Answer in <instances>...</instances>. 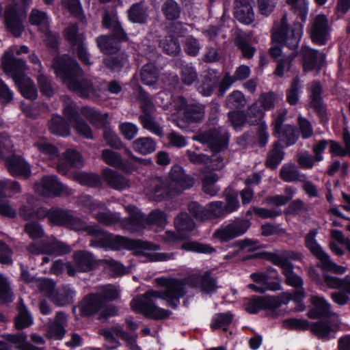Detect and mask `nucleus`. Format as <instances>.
<instances>
[{
	"instance_id": "nucleus-55",
	"label": "nucleus",
	"mask_w": 350,
	"mask_h": 350,
	"mask_svg": "<svg viewBox=\"0 0 350 350\" xmlns=\"http://www.w3.org/2000/svg\"><path fill=\"white\" fill-rule=\"evenodd\" d=\"M174 225L179 232H191L195 228V222L187 213H180L174 219Z\"/></svg>"
},
{
	"instance_id": "nucleus-20",
	"label": "nucleus",
	"mask_w": 350,
	"mask_h": 350,
	"mask_svg": "<svg viewBox=\"0 0 350 350\" xmlns=\"http://www.w3.org/2000/svg\"><path fill=\"white\" fill-rule=\"evenodd\" d=\"M302 255L292 250H282L279 253L267 252L265 254L266 260L270 261L273 265L282 268H288L291 266L294 267L290 260H300Z\"/></svg>"
},
{
	"instance_id": "nucleus-39",
	"label": "nucleus",
	"mask_w": 350,
	"mask_h": 350,
	"mask_svg": "<svg viewBox=\"0 0 350 350\" xmlns=\"http://www.w3.org/2000/svg\"><path fill=\"white\" fill-rule=\"evenodd\" d=\"M48 128L53 135L65 137L70 134L68 124L62 116L58 115H53L48 122Z\"/></svg>"
},
{
	"instance_id": "nucleus-16",
	"label": "nucleus",
	"mask_w": 350,
	"mask_h": 350,
	"mask_svg": "<svg viewBox=\"0 0 350 350\" xmlns=\"http://www.w3.org/2000/svg\"><path fill=\"white\" fill-rule=\"evenodd\" d=\"M29 253L33 254H49L62 255L69 253L70 248L66 244L58 241H53L51 243H32L27 246Z\"/></svg>"
},
{
	"instance_id": "nucleus-61",
	"label": "nucleus",
	"mask_w": 350,
	"mask_h": 350,
	"mask_svg": "<svg viewBox=\"0 0 350 350\" xmlns=\"http://www.w3.org/2000/svg\"><path fill=\"white\" fill-rule=\"evenodd\" d=\"M216 87V79L211 72L204 75L202 84L198 87V91L204 96H211Z\"/></svg>"
},
{
	"instance_id": "nucleus-26",
	"label": "nucleus",
	"mask_w": 350,
	"mask_h": 350,
	"mask_svg": "<svg viewBox=\"0 0 350 350\" xmlns=\"http://www.w3.org/2000/svg\"><path fill=\"white\" fill-rule=\"evenodd\" d=\"M83 166V161L81 154L75 150H68L64 158L57 164V172L62 174H66L72 167L79 168Z\"/></svg>"
},
{
	"instance_id": "nucleus-56",
	"label": "nucleus",
	"mask_w": 350,
	"mask_h": 350,
	"mask_svg": "<svg viewBox=\"0 0 350 350\" xmlns=\"http://www.w3.org/2000/svg\"><path fill=\"white\" fill-rule=\"evenodd\" d=\"M247 104L245 95L239 90H234L226 98V106L232 109H239Z\"/></svg>"
},
{
	"instance_id": "nucleus-43",
	"label": "nucleus",
	"mask_w": 350,
	"mask_h": 350,
	"mask_svg": "<svg viewBox=\"0 0 350 350\" xmlns=\"http://www.w3.org/2000/svg\"><path fill=\"white\" fill-rule=\"evenodd\" d=\"M156 142L150 137H139L132 143L134 151L142 155L152 153L156 150Z\"/></svg>"
},
{
	"instance_id": "nucleus-24",
	"label": "nucleus",
	"mask_w": 350,
	"mask_h": 350,
	"mask_svg": "<svg viewBox=\"0 0 350 350\" xmlns=\"http://www.w3.org/2000/svg\"><path fill=\"white\" fill-rule=\"evenodd\" d=\"M273 134L278 138L274 142H279V145H283L284 148L296 144L299 137V133L297 127L291 124H285L278 131H274Z\"/></svg>"
},
{
	"instance_id": "nucleus-30",
	"label": "nucleus",
	"mask_w": 350,
	"mask_h": 350,
	"mask_svg": "<svg viewBox=\"0 0 350 350\" xmlns=\"http://www.w3.org/2000/svg\"><path fill=\"white\" fill-rule=\"evenodd\" d=\"M75 265L78 271L88 272L96 266V260L92 253L85 250H79L73 254Z\"/></svg>"
},
{
	"instance_id": "nucleus-52",
	"label": "nucleus",
	"mask_w": 350,
	"mask_h": 350,
	"mask_svg": "<svg viewBox=\"0 0 350 350\" xmlns=\"http://www.w3.org/2000/svg\"><path fill=\"white\" fill-rule=\"evenodd\" d=\"M247 123L251 126L260 125L262 122L265 113L257 103L249 106L245 112Z\"/></svg>"
},
{
	"instance_id": "nucleus-3",
	"label": "nucleus",
	"mask_w": 350,
	"mask_h": 350,
	"mask_svg": "<svg viewBox=\"0 0 350 350\" xmlns=\"http://www.w3.org/2000/svg\"><path fill=\"white\" fill-rule=\"evenodd\" d=\"M88 235L92 237L90 245L92 247L110 248L120 250L123 248L129 250L151 249V244L140 240H131L120 235H114L104 231L99 226L94 225L85 228Z\"/></svg>"
},
{
	"instance_id": "nucleus-12",
	"label": "nucleus",
	"mask_w": 350,
	"mask_h": 350,
	"mask_svg": "<svg viewBox=\"0 0 350 350\" xmlns=\"http://www.w3.org/2000/svg\"><path fill=\"white\" fill-rule=\"evenodd\" d=\"M251 226L247 219H236L226 226L217 229L214 237L221 241H228L245 234Z\"/></svg>"
},
{
	"instance_id": "nucleus-33",
	"label": "nucleus",
	"mask_w": 350,
	"mask_h": 350,
	"mask_svg": "<svg viewBox=\"0 0 350 350\" xmlns=\"http://www.w3.org/2000/svg\"><path fill=\"white\" fill-rule=\"evenodd\" d=\"M284 148L283 145H279V142H273L271 148L267 153L265 165L272 170H275L284 158Z\"/></svg>"
},
{
	"instance_id": "nucleus-48",
	"label": "nucleus",
	"mask_w": 350,
	"mask_h": 350,
	"mask_svg": "<svg viewBox=\"0 0 350 350\" xmlns=\"http://www.w3.org/2000/svg\"><path fill=\"white\" fill-rule=\"evenodd\" d=\"M33 323V319L25 306L23 301L20 300L18 306V314L14 318V325L16 329L21 330L29 327Z\"/></svg>"
},
{
	"instance_id": "nucleus-27",
	"label": "nucleus",
	"mask_w": 350,
	"mask_h": 350,
	"mask_svg": "<svg viewBox=\"0 0 350 350\" xmlns=\"http://www.w3.org/2000/svg\"><path fill=\"white\" fill-rule=\"evenodd\" d=\"M148 9L144 1L133 3L127 11L129 21L133 23L146 24L149 18Z\"/></svg>"
},
{
	"instance_id": "nucleus-22",
	"label": "nucleus",
	"mask_w": 350,
	"mask_h": 350,
	"mask_svg": "<svg viewBox=\"0 0 350 350\" xmlns=\"http://www.w3.org/2000/svg\"><path fill=\"white\" fill-rule=\"evenodd\" d=\"M5 166L9 173L13 176L27 179L31 176L30 165L19 156H12L5 159Z\"/></svg>"
},
{
	"instance_id": "nucleus-32",
	"label": "nucleus",
	"mask_w": 350,
	"mask_h": 350,
	"mask_svg": "<svg viewBox=\"0 0 350 350\" xmlns=\"http://www.w3.org/2000/svg\"><path fill=\"white\" fill-rule=\"evenodd\" d=\"M161 12L166 21H178L183 13V8L176 0H164Z\"/></svg>"
},
{
	"instance_id": "nucleus-31",
	"label": "nucleus",
	"mask_w": 350,
	"mask_h": 350,
	"mask_svg": "<svg viewBox=\"0 0 350 350\" xmlns=\"http://www.w3.org/2000/svg\"><path fill=\"white\" fill-rule=\"evenodd\" d=\"M311 303L313 307L309 310L308 313L310 319H317L329 315L330 305L323 297L312 296L311 297Z\"/></svg>"
},
{
	"instance_id": "nucleus-23",
	"label": "nucleus",
	"mask_w": 350,
	"mask_h": 350,
	"mask_svg": "<svg viewBox=\"0 0 350 350\" xmlns=\"http://www.w3.org/2000/svg\"><path fill=\"white\" fill-rule=\"evenodd\" d=\"M102 25L104 27L111 30V34L109 36L118 42H126L129 40L127 33L116 16H111L107 12H105L102 18Z\"/></svg>"
},
{
	"instance_id": "nucleus-36",
	"label": "nucleus",
	"mask_w": 350,
	"mask_h": 350,
	"mask_svg": "<svg viewBox=\"0 0 350 350\" xmlns=\"http://www.w3.org/2000/svg\"><path fill=\"white\" fill-rule=\"evenodd\" d=\"M4 338L9 345L12 347V345H15V348L18 350H44L27 342V335L25 332L7 334L4 336Z\"/></svg>"
},
{
	"instance_id": "nucleus-60",
	"label": "nucleus",
	"mask_w": 350,
	"mask_h": 350,
	"mask_svg": "<svg viewBox=\"0 0 350 350\" xmlns=\"http://www.w3.org/2000/svg\"><path fill=\"white\" fill-rule=\"evenodd\" d=\"M233 315L231 312L218 313L213 318L211 328L213 330L223 328L227 330V327L232 323Z\"/></svg>"
},
{
	"instance_id": "nucleus-34",
	"label": "nucleus",
	"mask_w": 350,
	"mask_h": 350,
	"mask_svg": "<svg viewBox=\"0 0 350 350\" xmlns=\"http://www.w3.org/2000/svg\"><path fill=\"white\" fill-rule=\"evenodd\" d=\"M322 87L319 81H313L311 84V107L319 116L323 119L326 116L325 108L323 103Z\"/></svg>"
},
{
	"instance_id": "nucleus-10",
	"label": "nucleus",
	"mask_w": 350,
	"mask_h": 350,
	"mask_svg": "<svg viewBox=\"0 0 350 350\" xmlns=\"http://www.w3.org/2000/svg\"><path fill=\"white\" fill-rule=\"evenodd\" d=\"M46 216L52 224L75 230L85 232V228L89 226L80 218L73 216L68 210L51 208L47 211Z\"/></svg>"
},
{
	"instance_id": "nucleus-25",
	"label": "nucleus",
	"mask_w": 350,
	"mask_h": 350,
	"mask_svg": "<svg viewBox=\"0 0 350 350\" xmlns=\"http://www.w3.org/2000/svg\"><path fill=\"white\" fill-rule=\"evenodd\" d=\"M234 36V43L241 51L242 56L245 59H252L256 52V48L250 44L251 36L238 28L235 30Z\"/></svg>"
},
{
	"instance_id": "nucleus-37",
	"label": "nucleus",
	"mask_w": 350,
	"mask_h": 350,
	"mask_svg": "<svg viewBox=\"0 0 350 350\" xmlns=\"http://www.w3.org/2000/svg\"><path fill=\"white\" fill-rule=\"evenodd\" d=\"M127 63L128 55L120 51L103 59V64L111 72H120Z\"/></svg>"
},
{
	"instance_id": "nucleus-21",
	"label": "nucleus",
	"mask_w": 350,
	"mask_h": 350,
	"mask_svg": "<svg viewBox=\"0 0 350 350\" xmlns=\"http://www.w3.org/2000/svg\"><path fill=\"white\" fill-rule=\"evenodd\" d=\"M189 284L193 287H199L205 293L211 294L216 291L217 278L211 275V272L207 271L203 274H193L189 278Z\"/></svg>"
},
{
	"instance_id": "nucleus-45",
	"label": "nucleus",
	"mask_w": 350,
	"mask_h": 350,
	"mask_svg": "<svg viewBox=\"0 0 350 350\" xmlns=\"http://www.w3.org/2000/svg\"><path fill=\"white\" fill-rule=\"evenodd\" d=\"M310 329L319 339L328 340L334 338L335 330L327 321H320L313 323Z\"/></svg>"
},
{
	"instance_id": "nucleus-41",
	"label": "nucleus",
	"mask_w": 350,
	"mask_h": 350,
	"mask_svg": "<svg viewBox=\"0 0 350 350\" xmlns=\"http://www.w3.org/2000/svg\"><path fill=\"white\" fill-rule=\"evenodd\" d=\"M29 22L31 25L36 26L42 33H49L50 22L46 12L33 9L29 16Z\"/></svg>"
},
{
	"instance_id": "nucleus-28",
	"label": "nucleus",
	"mask_w": 350,
	"mask_h": 350,
	"mask_svg": "<svg viewBox=\"0 0 350 350\" xmlns=\"http://www.w3.org/2000/svg\"><path fill=\"white\" fill-rule=\"evenodd\" d=\"M205 117V105L200 103H190L183 112V120L187 124H199Z\"/></svg>"
},
{
	"instance_id": "nucleus-6",
	"label": "nucleus",
	"mask_w": 350,
	"mask_h": 350,
	"mask_svg": "<svg viewBox=\"0 0 350 350\" xmlns=\"http://www.w3.org/2000/svg\"><path fill=\"white\" fill-rule=\"evenodd\" d=\"M317 232L316 230H310L306 236L305 245L310 252L320 261L319 265L322 269L332 272L335 274L342 275L347 271V267L338 265L334 262L329 256L325 252L317 243L315 237Z\"/></svg>"
},
{
	"instance_id": "nucleus-58",
	"label": "nucleus",
	"mask_w": 350,
	"mask_h": 350,
	"mask_svg": "<svg viewBox=\"0 0 350 350\" xmlns=\"http://www.w3.org/2000/svg\"><path fill=\"white\" fill-rule=\"evenodd\" d=\"M180 79L181 81L186 85H191L198 80V72L191 64L180 65Z\"/></svg>"
},
{
	"instance_id": "nucleus-17",
	"label": "nucleus",
	"mask_w": 350,
	"mask_h": 350,
	"mask_svg": "<svg viewBox=\"0 0 350 350\" xmlns=\"http://www.w3.org/2000/svg\"><path fill=\"white\" fill-rule=\"evenodd\" d=\"M301 55L303 58L304 71L316 70L319 72L324 65L325 61V54L319 53L317 50L308 46H302Z\"/></svg>"
},
{
	"instance_id": "nucleus-42",
	"label": "nucleus",
	"mask_w": 350,
	"mask_h": 350,
	"mask_svg": "<svg viewBox=\"0 0 350 350\" xmlns=\"http://www.w3.org/2000/svg\"><path fill=\"white\" fill-rule=\"evenodd\" d=\"M110 36H100L96 39L97 46L105 54L112 55L120 51V44Z\"/></svg>"
},
{
	"instance_id": "nucleus-38",
	"label": "nucleus",
	"mask_w": 350,
	"mask_h": 350,
	"mask_svg": "<svg viewBox=\"0 0 350 350\" xmlns=\"http://www.w3.org/2000/svg\"><path fill=\"white\" fill-rule=\"evenodd\" d=\"M14 82L23 97L31 100H35L37 98L38 92L35 84L27 75Z\"/></svg>"
},
{
	"instance_id": "nucleus-15",
	"label": "nucleus",
	"mask_w": 350,
	"mask_h": 350,
	"mask_svg": "<svg viewBox=\"0 0 350 350\" xmlns=\"http://www.w3.org/2000/svg\"><path fill=\"white\" fill-rule=\"evenodd\" d=\"M126 211L129 215L123 219H121L120 227L131 232H137L142 230L146 225V216L135 206L129 205Z\"/></svg>"
},
{
	"instance_id": "nucleus-46",
	"label": "nucleus",
	"mask_w": 350,
	"mask_h": 350,
	"mask_svg": "<svg viewBox=\"0 0 350 350\" xmlns=\"http://www.w3.org/2000/svg\"><path fill=\"white\" fill-rule=\"evenodd\" d=\"M342 139L345 148L338 142L329 140V144H330V152L333 155L345 157L348 154L350 156V132L347 127L343 129Z\"/></svg>"
},
{
	"instance_id": "nucleus-9",
	"label": "nucleus",
	"mask_w": 350,
	"mask_h": 350,
	"mask_svg": "<svg viewBox=\"0 0 350 350\" xmlns=\"http://www.w3.org/2000/svg\"><path fill=\"white\" fill-rule=\"evenodd\" d=\"M4 16L9 31L14 37H20L25 30L23 23L27 18L26 8L23 5L10 4L6 7Z\"/></svg>"
},
{
	"instance_id": "nucleus-5",
	"label": "nucleus",
	"mask_w": 350,
	"mask_h": 350,
	"mask_svg": "<svg viewBox=\"0 0 350 350\" xmlns=\"http://www.w3.org/2000/svg\"><path fill=\"white\" fill-rule=\"evenodd\" d=\"M301 24L295 23L289 28L287 14H284L280 22H275L271 29L272 42L286 46L291 50L297 49L301 36Z\"/></svg>"
},
{
	"instance_id": "nucleus-7",
	"label": "nucleus",
	"mask_w": 350,
	"mask_h": 350,
	"mask_svg": "<svg viewBox=\"0 0 350 350\" xmlns=\"http://www.w3.org/2000/svg\"><path fill=\"white\" fill-rule=\"evenodd\" d=\"M193 139L206 144L212 152H221L228 147L229 134L225 129L218 127L200 132Z\"/></svg>"
},
{
	"instance_id": "nucleus-2",
	"label": "nucleus",
	"mask_w": 350,
	"mask_h": 350,
	"mask_svg": "<svg viewBox=\"0 0 350 350\" xmlns=\"http://www.w3.org/2000/svg\"><path fill=\"white\" fill-rule=\"evenodd\" d=\"M53 67L57 76L79 97L88 98L96 92L92 80L85 77L83 70L76 59L68 55L56 57L53 60Z\"/></svg>"
},
{
	"instance_id": "nucleus-51",
	"label": "nucleus",
	"mask_w": 350,
	"mask_h": 350,
	"mask_svg": "<svg viewBox=\"0 0 350 350\" xmlns=\"http://www.w3.org/2000/svg\"><path fill=\"white\" fill-rule=\"evenodd\" d=\"M140 78L144 85H152L156 83L159 78L156 66L152 63L146 64L141 69Z\"/></svg>"
},
{
	"instance_id": "nucleus-14",
	"label": "nucleus",
	"mask_w": 350,
	"mask_h": 350,
	"mask_svg": "<svg viewBox=\"0 0 350 350\" xmlns=\"http://www.w3.org/2000/svg\"><path fill=\"white\" fill-rule=\"evenodd\" d=\"M1 66L4 72L12 77L14 81L25 76L27 66L25 61L17 58L11 52H5L1 58Z\"/></svg>"
},
{
	"instance_id": "nucleus-19",
	"label": "nucleus",
	"mask_w": 350,
	"mask_h": 350,
	"mask_svg": "<svg viewBox=\"0 0 350 350\" xmlns=\"http://www.w3.org/2000/svg\"><path fill=\"white\" fill-rule=\"evenodd\" d=\"M36 187L40 195L44 197L59 196L66 189L55 175L44 176Z\"/></svg>"
},
{
	"instance_id": "nucleus-1",
	"label": "nucleus",
	"mask_w": 350,
	"mask_h": 350,
	"mask_svg": "<svg viewBox=\"0 0 350 350\" xmlns=\"http://www.w3.org/2000/svg\"><path fill=\"white\" fill-rule=\"evenodd\" d=\"M157 284L165 287L163 291L149 290L143 295L133 299L131 302L133 310L143 314L152 319H163L170 317L171 312L156 306L155 299H161L168 305L176 309L180 298L186 294L185 284L178 279L159 278L155 280Z\"/></svg>"
},
{
	"instance_id": "nucleus-35",
	"label": "nucleus",
	"mask_w": 350,
	"mask_h": 350,
	"mask_svg": "<svg viewBox=\"0 0 350 350\" xmlns=\"http://www.w3.org/2000/svg\"><path fill=\"white\" fill-rule=\"evenodd\" d=\"M75 292L68 286H63L55 290L50 300L59 307L66 306L73 303Z\"/></svg>"
},
{
	"instance_id": "nucleus-59",
	"label": "nucleus",
	"mask_w": 350,
	"mask_h": 350,
	"mask_svg": "<svg viewBox=\"0 0 350 350\" xmlns=\"http://www.w3.org/2000/svg\"><path fill=\"white\" fill-rule=\"evenodd\" d=\"M207 220L215 219L225 217L227 213L224 208V204L221 201H215L206 205Z\"/></svg>"
},
{
	"instance_id": "nucleus-57",
	"label": "nucleus",
	"mask_w": 350,
	"mask_h": 350,
	"mask_svg": "<svg viewBox=\"0 0 350 350\" xmlns=\"http://www.w3.org/2000/svg\"><path fill=\"white\" fill-rule=\"evenodd\" d=\"M94 217L98 223L106 226H112L117 224L120 225L121 218L119 213H112L109 211H98L94 214Z\"/></svg>"
},
{
	"instance_id": "nucleus-13",
	"label": "nucleus",
	"mask_w": 350,
	"mask_h": 350,
	"mask_svg": "<svg viewBox=\"0 0 350 350\" xmlns=\"http://www.w3.org/2000/svg\"><path fill=\"white\" fill-rule=\"evenodd\" d=\"M63 113L79 135L87 139L93 138L91 128L81 118L75 105L72 103L66 105L63 109Z\"/></svg>"
},
{
	"instance_id": "nucleus-53",
	"label": "nucleus",
	"mask_w": 350,
	"mask_h": 350,
	"mask_svg": "<svg viewBox=\"0 0 350 350\" xmlns=\"http://www.w3.org/2000/svg\"><path fill=\"white\" fill-rule=\"evenodd\" d=\"M159 46L169 55L175 56L180 52V46L178 39L172 36L160 40Z\"/></svg>"
},
{
	"instance_id": "nucleus-11",
	"label": "nucleus",
	"mask_w": 350,
	"mask_h": 350,
	"mask_svg": "<svg viewBox=\"0 0 350 350\" xmlns=\"http://www.w3.org/2000/svg\"><path fill=\"white\" fill-rule=\"evenodd\" d=\"M331 27L324 14L317 15L308 27L312 41L318 45H324L329 40Z\"/></svg>"
},
{
	"instance_id": "nucleus-18",
	"label": "nucleus",
	"mask_w": 350,
	"mask_h": 350,
	"mask_svg": "<svg viewBox=\"0 0 350 350\" xmlns=\"http://www.w3.org/2000/svg\"><path fill=\"white\" fill-rule=\"evenodd\" d=\"M280 307V303L274 297H259L254 295L245 304V310L256 314L260 310H274Z\"/></svg>"
},
{
	"instance_id": "nucleus-50",
	"label": "nucleus",
	"mask_w": 350,
	"mask_h": 350,
	"mask_svg": "<svg viewBox=\"0 0 350 350\" xmlns=\"http://www.w3.org/2000/svg\"><path fill=\"white\" fill-rule=\"evenodd\" d=\"M280 178L287 183L304 181V174H301L294 165H284L280 170Z\"/></svg>"
},
{
	"instance_id": "nucleus-29",
	"label": "nucleus",
	"mask_w": 350,
	"mask_h": 350,
	"mask_svg": "<svg viewBox=\"0 0 350 350\" xmlns=\"http://www.w3.org/2000/svg\"><path fill=\"white\" fill-rule=\"evenodd\" d=\"M291 266L288 268H282V273L285 277V283L295 288V299H303L305 297V291L303 288L304 281L302 278L295 273Z\"/></svg>"
},
{
	"instance_id": "nucleus-8",
	"label": "nucleus",
	"mask_w": 350,
	"mask_h": 350,
	"mask_svg": "<svg viewBox=\"0 0 350 350\" xmlns=\"http://www.w3.org/2000/svg\"><path fill=\"white\" fill-rule=\"evenodd\" d=\"M65 39L69 42L72 53L84 65L90 66L92 64L90 61V53L87 51L85 44V37L79 33L77 24H72L64 31Z\"/></svg>"
},
{
	"instance_id": "nucleus-47",
	"label": "nucleus",
	"mask_w": 350,
	"mask_h": 350,
	"mask_svg": "<svg viewBox=\"0 0 350 350\" xmlns=\"http://www.w3.org/2000/svg\"><path fill=\"white\" fill-rule=\"evenodd\" d=\"M102 157L104 161L109 165L113 166L121 170L128 172V164L123 161L121 155L109 149H105L102 152Z\"/></svg>"
},
{
	"instance_id": "nucleus-62",
	"label": "nucleus",
	"mask_w": 350,
	"mask_h": 350,
	"mask_svg": "<svg viewBox=\"0 0 350 350\" xmlns=\"http://www.w3.org/2000/svg\"><path fill=\"white\" fill-rule=\"evenodd\" d=\"M76 180L83 185L96 187L101 185L98 174L94 173L80 172L75 175Z\"/></svg>"
},
{
	"instance_id": "nucleus-40",
	"label": "nucleus",
	"mask_w": 350,
	"mask_h": 350,
	"mask_svg": "<svg viewBox=\"0 0 350 350\" xmlns=\"http://www.w3.org/2000/svg\"><path fill=\"white\" fill-rule=\"evenodd\" d=\"M103 176L107 183L115 189L122 190L129 186L128 180L115 170H105Z\"/></svg>"
},
{
	"instance_id": "nucleus-54",
	"label": "nucleus",
	"mask_w": 350,
	"mask_h": 350,
	"mask_svg": "<svg viewBox=\"0 0 350 350\" xmlns=\"http://www.w3.org/2000/svg\"><path fill=\"white\" fill-rule=\"evenodd\" d=\"M140 121L144 129L150 131L151 133L162 137L163 136V128L157 122L155 117L152 115L139 116Z\"/></svg>"
},
{
	"instance_id": "nucleus-44",
	"label": "nucleus",
	"mask_w": 350,
	"mask_h": 350,
	"mask_svg": "<svg viewBox=\"0 0 350 350\" xmlns=\"http://www.w3.org/2000/svg\"><path fill=\"white\" fill-rule=\"evenodd\" d=\"M172 184L178 185L183 189L191 187L193 185V178L185 174L183 169L178 165L174 166L170 173Z\"/></svg>"
},
{
	"instance_id": "nucleus-63",
	"label": "nucleus",
	"mask_w": 350,
	"mask_h": 350,
	"mask_svg": "<svg viewBox=\"0 0 350 350\" xmlns=\"http://www.w3.org/2000/svg\"><path fill=\"white\" fill-rule=\"evenodd\" d=\"M235 18L240 23L250 25L254 21V12L252 7L234 8Z\"/></svg>"
},
{
	"instance_id": "nucleus-49",
	"label": "nucleus",
	"mask_w": 350,
	"mask_h": 350,
	"mask_svg": "<svg viewBox=\"0 0 350 350\" xmlns=\"http://www.w3.org/2000/svg\"><path fill=\"white\" fill-rule=\"evenodd\" d=\"M81 113L92 124L96 127H103L108 117L107 113L103 115L94 108L89 107H83L81 109Z\"/></svg>"
},
{
	"instance_id": "nucleus-64",
	"label": "nucleus",
	"mask_w": 350,
	"mask_h": 350,
	"mask_svg": "<svg viewBox=\"0 0 350 350\" xmlns=\"http://www.w3.org/2000/svg\"><path fill=\"white\" fill-rule=\"evenodd\" d=\"M34 146L42 153L44 154L49 159H53L59 157L57 148L52 144L45 139H39L34 143Z\"/></svg>"
},
{
	"instance_id": "nucleus-4",
	"label": "nucleus",
	"mask_w": 350,
	"mask_h": 350,
	"mask_svg": "<svg viewBox=\"0 0 350 350\" xmlns=\"http://www.w3.org/2000/svg\"><path fill=\"white\" fill-rule=\"evenodd\" d=\"M119 291L116 286L109 284L100 287L96 293H91L83 297L77 306L72 308L73 312L77 308L83 317H91L105 308L107 303L116 299Z\"/></svg>"
}]
</instances>
